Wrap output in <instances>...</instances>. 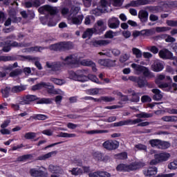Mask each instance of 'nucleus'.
I'll return each mask as SVG.
<instances>
[{"instance_id":"16","label":"nucleus","mask_w":177,"mask_h":177,"mask_svg":"<svg viewBox=\"0 0 177 177\" xmlns=\"http://www.w3.org/2000/svg\"><path fill=\"white\" fill-rule=\"evenodd\" d=\"M111 41L110 40L100 39V40H92L91 44L95 48H99V46H106Z\"/></svg>"},{"instance_id":"11","label":"nucleus","mask_w":177,"mask_h":177,"mask_svg":"<svg viewBox=\"0 0 177 177\" xmlns=\"http://www.w3.org/2000/svg\"><path fill=\"white\" fill-rule=\"evenodd\" d=\"M169 82V83L167 82H162L159 84H157L158 88L162 89L163 91H167V92H174L177 89V84L176 83H173Z\"/></svg>"},{"instance_id":"23","label":"nucleus","mask_w":177,"mask_h":177,"mask_svg":"<svg viewBox=\"0 0 177 177\" xmlns=\"http://www.w3.org/2000/svg\"><path fill=\"white\" fill-rule=\"evenodd\" d=\"M149 3H151V0H137L131 1L129 4V6H133V8H136L138 6H140V5H149Z\"/></svg>"},{"instance_id":"3","label":"nucleus","mask_w":177,"mask_h":177,"mask_svg":"<svg viewBox=\"0 0 177 177\" xmlns=\"http://www.w3.org/2000/svg\"><path fill=\"white\" fill-rule=\"evenodd\" d=\"M73 48V43L71 41H61L49 46L50 50H55V52H64L66 50H70Z\"/></svg>"},{"instance_id":"63","label":"nucleus","mask_w":177,"mask_h":177,"mask_svg":"<svg viewBox=\"0 0 177 177\" xmlns=\"http://www.w3.org/2000/svg\"><path fill=\"white\" fill-rule=\"evenodd\" d=\"M168 168L169 169H177V160L171 162L169 165H168Z\"/></svg>"},{"instance_id":"25","label":"nucleus","mask_w":177,"mask_h":177,"mask_svg":"<svg viewBox=\"0 0 177 177\" xmlns=\"http://www.w3.org/2000/svg\"><path fill=\"white\" fill-rule=\"evenodd\" d=\"M151 69L156 73H159V71H162V70H164V65L161 62L157 60L151 65Z\"/></svg>"},{"instance_id":"18","label":"nucleus","mask_w":177,"mask_h":177,"mask_svg":"<svg viewBox=\"0 0 177 177\" xmlns=\"http://www.w3.org/2000/svg\"><path fill=\"white\" fill-rule=\"evenodd\" d=\"M108 26L109 28H118L120 27V20L118 18L113 17L108 20Z\"/></svg>"},{"instance_id":"34","label":"nucleus","mask_w":177,"mask_h":177,"mask_svg":"<svg viewBox=\"0 0 177 177\" xmlns=\"http://www.w3.org/2000/svg\"><path fill=\"white\" fill-rule=\"evenodd\" d=\"M145 162L142 161H137L130 164L131 171H136V169H140L145 167Z\"/></svg>"},{"instance_id":"64","label":"nucleus","mask_w":177,"mask_h":177,"mask_svg":"<svg viewBox=\"0 0 177 177\" xmlns=\"http://www.w3.org/2000/svg\"><path fill=\"white\" fill-rule=\"evenodd\" d=\"M166 23L167 26H169L170 27H177V21L167 20Z\"/></svg>"},{"instance_id":"42","label":"nucleus","mask_w":177,"mask_h":177,"mask_svg":"<svg viewBox=\"0 0 177 177\" xmlns=\"http://www.w3.org/2000/svg\"><path fill=\"white\" fill-rule=\"evenodd\" d=\"M80 10H81V8L77 6H73L68 16H77V15H78Z\"/></svg>"},{"instance_id":"8","label":"nucleus","mask_w":177,"mask_h":177,"mask_svg":"<svg viewBox=\"0 0 177 177\" xmlns=\"http://www.w3.org/2000/svg\"><path fill=\"white\" fill-rule=\"evenodd\" d=\"M24 59H31L30 57H24V55H12V56H0V62H15L16 60H24Z\"/></svg>"},{"instance_id":"39","label":"nucleus","mask_w":177,"mask_h":177,"mask_svg":"<svg viewBox=\"0 0 177 177\" xmlns=\"http://www.w3.org/2000/svg\"><path fill=\"white\" fill-rule=\"evenodd\" d=\"M40 21L44 25L48 24V27H55L56 26V22H48V17H40Z\"/></svg>"},{"instance_id":"24","label":"nucleus","mask_w":177,"mask_h":177,"mask_svg":"<svg viewBox=\"0 0 177 177\" xmlns=\"http://www.w3.org/2000/svg\"><path fill=\"white\" fill-rule=\"evenodd\" d=\"M158 55L161 59H172V53L167 49L160 50Z\"/></svg>"},{"instance_id":"61","label":"nucleus","mask_w":177,"mask_h":177,"mask_svg":"<svg viewBox=\"0 0 177 177\" xmlns=\"http://www.w3.org/2000/svg\"><path fill=\"white\" fill-rule=\"evenodd\" d=\"M169 30H171L169 27H156L157 32H165V31H169Z\"/></svg>"},{"instance_id":"30","label":"nucleus","mask_w":177,"mask_h":177,"mask_svg":"<svg viewBox=\"0 0 177 177\" xmlns=\"http://www.w3.org/2000/svg\"><path fill=\"white\" fill-rule=\"evenodd\" d=\"M164 80H167V81H169L170 82H172V79L169 76H165V75L160 74L156 76V78L155 80V82L156 85H158L159 84L162 83V81Z\"/></svg>"},{"instance_id":"36","label":"nucleus","mask_w":177,"mask_h":177,"mask_svg":"<svg viewBox=\"0 0 177 177\" xmlns=\"http://www.w3.org/2000/svg\"><path fill=\"white\" fill-rule=\"evenodd\" d=\"M152 93H153V100H161L162 99V94L161 91L158 88H153L151 90Z\"/></svg>"},{"instance_id":"10","label":"nucleus","mask_w":177,"mask_h":177,"mask_svg":"<svg viewBox=\"0 0 177 177\" xmlns=\"http://www.w3.org/2000/svg\"><path fill=\"white\" fill-rule=\"evenodd\" d=\"M129 80L133 82H136L138 85V88L149 86V82H147V80H146L143 77L130 76Z\"/></svg>"},{"instance_id":"32","label":"nucleus","mask_w":177,"mask_h":177,"mask_svg":"<svg viewBox=\"0 0 177 177\" xmlns=\"http://www.w3.org/2000/svg\"><path fill=\"white\" fill-rule=\"evenodd\" d=\"M57 154V151H53L50 152H48L46 154L41 155L37 158V160H39L40 161H44L45 160H48V158H50L53 156H56Z\"/></svg>"},{"instance_id":"27","label":"nucleus","mask_w":177,"mask_h":177,"mask_svg":"<svg viewBox=\"0 0 177 177\" xmlns=\"http://www.w3.org/2000/svg\"><path fill=\"white\" fill-rule=\"evenodd\" d=\"M93 157L95 160H97V161H103L104 162H107L109 159L108 156H104L100 152H95L93 153Z\"/></svg>"},{"instance_id":"54","label":"nucleus","mask_w":177,"mask_h":177,"mask_svg":"<svg viewBox=\"0 0 177 177\" xmlns=\"http://www.w3.org/2000/svg\"><path fill=\"white\" fill-rule=\"evenodd\" d=\"M10 91H12V89H10V87H6L5 89H1V92L3 95V97H8Z\"/></svg>"},{"instance_id":"33","label":"nucleus","mask_w":177,"mask_h":177,"mask_svg":"<svg viewBox=\"0 0 177 177\" xmlns=\"http://www.w3.org/2000/svg\"><path fill=\"white\" fill-rule=\"evenodd\" d=\"M12 23H17V21H19L17 17H16V13H14L12 15L10 14V17L8 18V19L6 21V22L4 23V26H6V27L10 26V24H12Z\"/></svg>"},{"instance_id":"40","label":"nucleus","mask_w":177,"mask_h":177,"mask_svg":"<svg viewBox=\"0 0 177 177\" xmlns=\"http://www.w3.org/2000/svg\"><path fill=\"white\" fill-rule=\"evenodd\" d=\"M39 120L40 121H45V120H48V116L44 114H35L30 117V120Z\"/></svg>"},{"instance_id":"59","label":"nucleus","mask_w":177,"mask_h":177,"mask_svg":"<svg viewBox=\"0 0 177 177\" xmlns=\"http://www.w3.org/2000/svg\"><path fill=\"white\" fill-rule=\"evenodd\" d=\"M20 74H21V69H15L14 71H12L10 73V77H17V75H20Z\"/></svg>"},{"instance_id":"55","label":"nucleus","mask_w":177,"mask_h":177,"mask_svg":"<svg viewBox=\"0 0 177 177\" xmlns=\"http://www.w3.org/2000/svg\"><path fill=\"white\" fill-rule=\"evenodd\" d=\"M108 130H92L87 131L86 133H88L89 135H93L95 133H108Z\"/></svg>"},{"instance_id":"45","label":"nucleus","mask_w":177,"mask_h":177,"mask_svg":"<svg viewBox=\"0 0 177 177\" xmlns=\"http://www.w3.org/2000/svg\"><path fill=\"white\" fill-rule=\"evenodd\" d=\"M50 81H51V82H53V84H55V85H64V84H66V81L64 80L57 79L55 77H51L50 79Z\"/></svg>"},{"instance_id":"53","label":"nucleus","mask_w":177,"mask_h":177,"mask_svg":"<svg viewBox=\"0 0 177 177\" xmlns=\"http://www.w3.org/2000/svg\"><path fill=\"white\" fill-rule=\"evenodd\" d=\"M170 147H171V144H169V142L160 140V142L159 144V149H168Z\"/></svg>"},{"instance_id":"19","label":"nucleus","mask_w":177,"mask_h":177,"mask_svg":"<svg viewBox=\"0 0 177 177\" xmlns=\"http://www.w3.org/2000/svg\"><path fill=\"white\" fill-rule=\"evenodd\" d=\"M80 64L86 67H91L94 73H96V71H97V68H96V64H95V62H93L91 59H83L80 62Z\"/></svg>"},{"instance_id":"48","label":"nucleus","mask_w":177,"mask_h":177,"mask_svg":"<svg viewBox=\"0 0 177 177\" xmlns=\"http://www.w3.org/2000/svg\"><path fill=\"white\" fill-rule=\"evenodd\" d=\"M104 12V11L100 8V6H98L97 8H95L91 11V15H95V16H100L102 13Z\"/></svg>"},{"instance_id":"41","label":"nucleus","mask_w":177,"mask_h":177,"mask_svg":"<svg viewBox=\"0 0 177 177\" xmlns=\"http://www.w3.org/2000/svg\"><path fill=\"white\" fill-rule=\"evenodd\" d=\"M130 93H131V102H133L134 103H138L140 100V97L139 96V93H136L134 91H129Z\"/></svg>"},{"instance_id":"31","label":"nucleus","mask_w":177,"mask_h":177,"mask_svg":"<svg viewBox=\"0 0 177 177\" xmlns=\"http://www.w3.org/2000/svg\"><path fill=\"white\" fill-rule=\"evenodd\" d=\"M116 171L121 172H130V171H131V165L120 164L117 166Z\"/></svg>"},{"instance_id":"14","label":"nucleus","mask_w":177,"mask_h":177,"mask_svg":"<svg viewBox=\"0 0 177 177\" xmlns=\"http://www.w3.org/2000/svg\"><path fill=\"white\" fill-rule=\"evenodd\" d=\"M45 88L46 89H53L54 86L49 82H40L32 87V91H38V89H42Z\"/></svg>"},{"instance_id":"56","label":"nucleus","mask_w":177,"mask_h":177,"mask_svg":"<svg viewBox=\"0 0 177 177\" xmlns=\"http://www.w3.org/2000/svg\"><path fill=\"white\" fill-rule=\"evenodd\" d=\"M32 156L31 154L24 155L17 158V161H27L32 158Z\"/></svg>"},{"instance_id":"38","label":"nucleus","mask_w":177,"mask_h":177,"mask_svg":"<svg viewBox=\"0 0 177 177\" xmlns=\"http://www.w3.org/2000/svg\"><path fill=\"white\" fill-rule=\"evenodd\" d=\"M95 34V30L93 28H87L86 31L83 32L82 38H91Z\"/></svg>"},{"instance_id":"46","label":"nucleus","mask_w":177,"mask_h":177,"mask_svg":"<svg viewBox=\"0 0 177 177\" xmlns=\"http://www.w3.org/2000/svg\"><path fill=\"white\" fill-rule=\"evenodd\" d=\"M25 90L26 87L24 86H15L11 89V92H12V93H19V92H21Z\"/></svg>"},{"instance_id":"12","label":"nucleus","mask_w":177,"mask_h":177,"mask_svg":"<svg viewBox=\"0 0 177 177\" xmlns=\"http://www.w3.org/2000/svg\"><path fill=\"white\" fill-rule=\"evenodd\" d=\"M102 146L106 150H116L120 147V142L117 140H106L103 144Z\"/></svg>"},{"instance_id":"37","label":"nucleus","mask_w":177,"mask_h":177,"mask_svg":"<svg viewBox=\"0 0 177 177\" xmlns=\"http://www.w3.org/2000/svg\"><path fill=\"white\" fill-rule=\"evenodd\" d=\"M161 120L164 121V122H177V116L165 115L161 118Z\"/></svg>"},{"instance_id":"9","label":"nucleus","mask_w":177,"mask_h":177,"mask_svg":"<svg viewBox=\"0 0 177 177\" xmlns=\"http://www.w3.org/2000/svg\"><path fill=\"white\" fill-rule=\"evenodd\" d=\"M67 20L69 24H75V26H80L82 24V21L84 20V15H68Z\"/></svg>"},{"instance_id":"6","label":"nucleus","mask_w":177,"mask_h":177,"mask_svg":"<svg viewBox=\"0 0 177 177\" xmlns=\"http://www.w3.org/2000/svg\"><path fill=\"white\" fill-rule=\"evenodd\" d=\"M107 28V24L104 19H99L95 24L93 29L95 31V34H103V32L106 31Z\"/></svg>"},{"instance_id":"52","label":"nucleus","mask_w":177,"mask_h":177,"mask_svg":"<svg viewBox=\"0 0 177 177\" xmlns=\"http://www.w3.org/2000/svg\"><path fill=\"white\" fill-rule=\"evenodd\" d=\"M133 55L136 56L137 59H140L142 57V51L136 48H132Z\"/></svg>"},{"instance_id":"60","label":"nucleus","mask_w":177,"mask_h":177,"mask_svg":"<svg viewBox=\"0 0 177 177\" xmlns=\"http://www.w3.org/2000/svg\"><path fill=\"white\" fill-rule=\"evenodd\" d=\"M105 38H109L111 39L115 37V32H113V30L107 31L104 35Z\"/></svg>"},{"instance_id":"58","label":"nucleus","mask_w":177,"mask_h":177,"mask_svg":"<svg viewBox=\"0 0 177 177\" xmlns=\"http://www.w3.org/2000/svg\"><path fill=\"white\" fill-rule=\"evenodd\" d=\"M131 56L129 54H123L120 57V63H125V62L129 60Z\"/></svg>"},{"instance_id":"2","label":"nucleus","mask_w":177,"mask_h":177,"mask_svg":"<svg viewBox=\"0 0 177 177\" xmlns=\"http://www.w3.org/2000/svg\"><path fill=\"white\" fill-rule=\"evenodd\" d=\"M131 66L136 72V74L138 75L143 74L144 77L146 78H153L154 77V73L151 72L150 70H149V68L146 66H143L137 64H132Z\"/></svg>"},{"instance_id":"51","label":"nucleus","mask_w":177,"mask_h":177,"mask_svg":"<svg viewBox=\"0 0 177 177\" xmlns=\"http://www.w3.org/2000/svg\"><path fill=\"white\" fill-rule=\"evenodd\" d=\"M44 49H46V48L42 46L30 47L28 48V52H42Z\"/></svg>"},{"instance_id":"4","label":"nucleus","mask_w":177,"mask_h":177,"mask_svg":"<svg viewBox=\"0 0 177 177\" xmlns=\"http://www.w3.org/2000/svg\"><path fill=\"white\" fill-rule=\"evenodd\" d=\"M154 158L150 162L151 165H157L160 162H165L171 158V153L167 152H162L154 155Z\"/></svg>"},{"instance_id":"21","label":"nucleus","mask_w":177,"mask_h":177,"mask_svg":"<svg viewBox=\"0 0 177 177\" xmlns=\"http://www.w3.org/2000/svg\"><path fill=\"white\" fill-rule=\"evenodd\" d=\"M98 64L104 67H113L115 66V60L102 59L98 60Z\"/></svg>"},{"instance_id":"15","label":"nucleus","mask_w":177,"mask_h":177,"mask_svg":"<svg viewBox=\"0 0 177 177\" xmlns=\"http://www.w3.org/2000/svg\"><path fill=\"white\" fill-rule=\"evenodd\" d=\"M24 57H30L31 59H21L22 62H26V60H27L28 62H35V66H36V67L38 68V70H42V65L39 62V57H32L30 55H26V56H24Z\"/></svg>"},{"instance_id":"7","label":"nucleus","mask_w":177,"mask_h":177,"mask_svg":"<svg viewBox=\"0 0 177 177\" xmlns=\"http://www.w3.org/2000/svg\"><path fill=\"white\" fill-rule=\"evenodd\" d=\"M38 12L41 13V15H45L46 12L50 13V15H56L58 13L59 10L57 7H53L49 5H45L41 7H39L38 9Z\"/></svg>"},{"instance_id":"28","label":"nucleus","mask_w":177,"mask_h":177,"mask_svg":"<svg viewBox=\"0 0 177 177\" xmlns=\"http://www.w3.org/2000/svg\"><path fill=\"white\" fill-rule=\"evenodd\" d=\"M89 177H110L111 174L107 171H95L88 174Z\"/></svg>"},{"instance_id":"26","label":"nucleus","mask_w":177,"mask_h":177,"mask_svg":"<svg viewBox=\"0 0 177 177\" xmlns=\"http://www.w3.org/2000/svg\"><path fill=\"white\" fill-rule=\"evenodd\" d=\"M138 19L142 23H147L149 20V12L145 10H141L138 12Z\"/></svg>"},{"instance_id":"13","label":"nucleus","mask_w":177,"mask_h":177,"mask_svg":"<svg viewBox=\"0 0 177 177\" xmlns=\"http://www.w3.org/2000/svg\"><path fill=\"white\" fill-rule=\"evenodd\" d=\"M60 59L62 60L63 64H77L78 62H80L78 57L75 54L70 55L65 58L61 57Z\"/></svg>"},{"instance_id":"47","label":"nucleus","mask_w":177,"mask_h":177,"mask_svg":"<svg viewBox=\"0 0 177 177\" xmlns=\"http://www.w3.org/2000/svg\"><path fill=\"white\" fill-rule=\"evenodd\" d=\"M161 140L158 139H152L149 140V145H151V147H158L160 149V143Z\"/></svg>"},{"instance_id":"17","label":"nucleus","mask_w":177,"mask_h":177,"mask_svg":"<svg viewBox=\"0 0 177 177\" xmlns=\"http://www.w3.org/2000/svg\"><path fill=\"white\" fill-rule=\"evenodd\" d=\"M30 174L33 177H48V175L47 171L37 170L36 169H31L30 170Z\"/></svg>"},{"instance_id":"43","label":"nucleus","mask_w":177,"mask_h":177,"mask_svg":"<svg viewBox=\"0 0 177 177\" xmlns=\"http://www.w3.org/2000/svg\"><path fill=\"white\" fill-rule=\"evenodd\" d=\"M37 104H50L52 99L50 98H41L37 101Z\"/></svg>"},{"instance_id":"35","label":"nucleus","mask_w":177,"mask_h":177,"mask_svg":"<svg viewBox=\"0 0 177 177\" xmlns=\"http://www.w3.org/2000/svg\"><path fill=\"white\" fill-rule=\"evenodd\" d=\"M48 171H50V172H52V174H63V169H62L61 167L55 166L53 165H49Z\"/></svg>"},{"instance_id":"62","label":"nucleus","mask_w":177,"mask_h":177,"mask_svg":"<svg viewBox=\"0 0 177 177\" xmlns=\"http://www.w3.org/2000/svg\"><path fill=\"white\" fill-rule=\"evenodd\" d=\"M135 148L138 150H143L144 151H147V146L142 144H138L135 145Z\"/></svg>"},{"instance_id":"20","label":"nucleus","mask_w":177,"mask_h":177,"mask_svg":"<svg viewBox=\"0 0 177 177\" xmlns=\"http://www.w3.org/2000/svg\"><path fill=\"white\" fill-rule=\"evenodd\" d=\"M38 97H37L34 95H26L23 97L22 100L19 102V104H30L31 102H34V100H37Z\"/></svg>"},{"instance_id":"1","label":"nucleus","mask_w":177,"mask_h":177,"mask_svg":"<svg viewBox=\"0 0 177 177\" xmlns=\"http://www.w3.org/2000/svg\"><path fill=\"white\" fill-rule=\"evenodd\" d=\"M69 78L74 81H79V82H86V81H92L102 85V82L99 81V79L95 75L89 74L88 70L82 69L78 70L76 72L73 71H69Z\"/></svg>"},{"instance_id":"49","label":"nucleus","mask_w":177,"mask_h":177,"mask_svg":"<svg viewBox=\"0 0 177 177\" xmlns=\"http://www.w3.org/2000/svg\"><path fill=\"white\" fill-rule=\"evenodd\" d=\"M115 100V97L110 96H102L101 97V103L104 102L105 103H111V102H114Z\"/></svg>"},{"instance_id":"44","label":"nucleus","mask_w":177,"mask_h":177,"mask_svg":"<svg viewBox=\"0 0 177 177\" xmlns=\"http://www.w3.org/2000/svg\"><path fill=\"white\" fill-rule=\"evenodd\" d=\"M57 138H75L77 135L75 133H68L61 132L57 135Z\"/></svg>"},{"instance_id":"29","label":"nucleus","mask_w":177,"mask_h":177,"mask_svg":"<svg viewBox=\"0 0 177 177\" xmlns=\"http://www.w3.org/2000/svg\"><path fill=\"white\" fill-rule=\"evenodd\" d=\"M157 167H149L147 169L143 170V174L145 176H153L154 175H157Z\"/></svg>"},{"instance_id":"57","label":"nucleus","mask_w":177,"mask_h":177,"mask_svg":"<svg viewBox=\"0 0 177 177\" xmlns=\"http://www.w3.org/2000/svg\"><path fill=\"white\" fill-rule=\"evenodd\" d=\"M37 136V133L28 132L26 133L24 136L25 139L31 140L34 139Z\"/></svg>"},{"instance_id":"22","label":"nucleus","mask_w":177,"mask_h":177,"mask_svg":"<svg viewBox=\"0 0 177 177\" xmlns=\"http://www.w3.org/2000/svg\"><path fill=\"white\" fill-rule=\"evenodd\" d=\"M46 66L48 67V68H51L53 71H59V70H60L62 68V63L59 62L53 63L47 62Z\"/></svg>"},{"instance_id":"50","label":"nucleus","mask_w":177,"mask_h":177,"mask_svg":"<svg viewBox=\"0 0 177 177\" xmlns=\"http://www.w3.org/2000/svg\"><path fill=\"white\" fill-rule=\"evenodd\" d=\"M101 9L103 10L104 12H107V7L109 6V2L106 0H101L100 2V6Z\"/></svg>"},{"instance_id":"5","label":"nucleus","mask_w":177,"mask_h":177,"mask_svg":"<svg viewBox=\"0 0 177 177\" xmlns=\"http://www.w3.org/2000/svg\"><path fill=\"white\" fill-rule=\"evenodd\" d=\"M153 113H147L146 112H142L136 115L137 119L131 120L129 119L125 120L126 125H136L139 122H142L143 120L140 118H151L153 117Z\"/></svg>"}]
</instances>
